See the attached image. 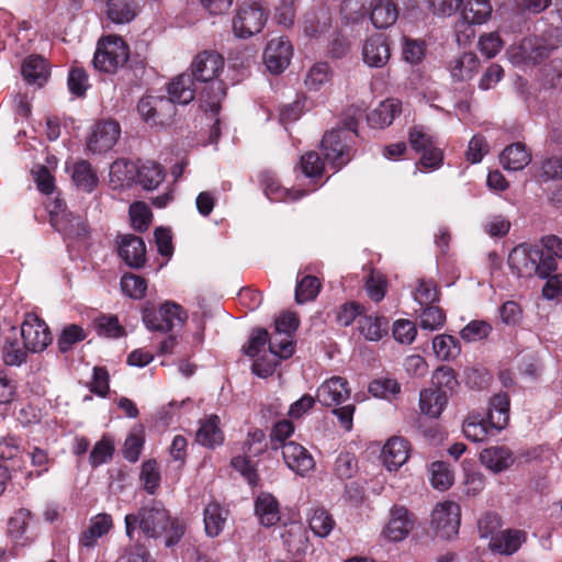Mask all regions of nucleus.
Returning a JSON list of instances; mask_svg holds the SVG:
<instances>
[{
	"label": "nucleus",
	"mask_w": 562,
	"mask_h": 562,
	"mask_svg": "<svg viewBox=\"0 0 562 562\" xmlns=\"http://www.w3.org/2000/svg\"><path fill=\"white\" fill-rule=\"evenodd\" d=\"M125 533L133 541L137 529L148 539H158L166 535V547L177 544L184 533L183 526L159 502L143 506L137 513L127 514L124 518Z\"/></svg>",
	"instance_id": "1"
},
{
	"label": "nucleus",
	"mask_w": 562,
	"mask_h": 562,
	"mask_svg": "<svg viewBox=\"0 0 562 562\" xmlns=\"http://www.w3.org/2000/svg\"><path fill=\"white\" fill-rule=\"evenodd\" d=\"M358 110L346 114L338 125L327 131L321 142V151L330 168L339 171L347 166L357 154L359 143Z\"/></svg>",
	"instance_id": "2"
},
{
	"label": "nucleus",
	"mask_w": 562,
	"mask_h": 562,
	"mask_svg": "<svg viewBox=\"0 0 562 562\" xmlns=\"http://www.w3.org/2000/svg\"><path fill=\"white\" fill-rule=\"evenodd\" d=\"M224 57L215 50H203L192 60L188 69L191 78L198 83H203L201 99L212 112H218L221 101L226 95V87L220 75L224 70Z\"/></svg>",
	"instance_id": "3"
},
{
	"label": "nucleus",
	"mask_w": 562,
	"mask_h": 562,
	"mask_svg": "<svg viewBox=\"0 0 562 562\" xmlns=\"http://www.w3.org/2000/svg\"><path fill=\"white\" fill-rule=\"evenodd\" d=\"M52 341L48 325L33 312L25 314L20 329L11 325L0 327L2 351H45Z\"/></svg>",
	"instance_id": "4"
},
{
	"label": "nucleus",
	"mask_w": 562,
	"mask_h": 562,
	"mask_svg": "<svg viewBox=\"0 0 562 562\" xmlns=\"http://www.w3.org/2000/svg\"><path fill=\"white\" fill-rule=\"evenodd\" d=\"M513 274L518 278L538 277L549 279L558 269V262L553 256H544L538 245L520 244L513 248L507 259Z\"/></svg>",
	"instance_id": "5"
},
{
	"label": "nucleus",
	"mask_w": 562,
	"mask_h": 562,
	"mask_svg": "<svg viewBox=\"0 0 562 562\" xmlns=\"http://www.w3.org/2000/svg\"><path fill=\"white\" fill-rule=\"evenodd\" d=\"M187 318L184 308L175 302L167 301L160 306L146 302L142 307V319L149 330L172 331L177 327L181 328Z\"/></svg>",
	"instance_id": "6"
},
{
	"label": "nucleus",
	"mask_w": 562,
	"mask_h": 562,
	"mask_svg": "<svg viewBox=\"0 0 562 562\" xmlns=\"http://www.w3.org/2000/svg\"><path fill=\"white\" fill-rule=\"evenodd\" d=\"M128 56L127 44L121 37L110 35L98 43L93 65L100 71L113 74L125 65Z\"/></svg>",
	"instance_id": "7"
},
{
	"label": "nucleus",
	"mask_w": 562,
	"mask_h": 562,
	"mask_svg": "<svg viewBox=\"0 0 562 562\" xmlns=\"http://www.w3.org/2000/svg\"><path fill=\"white\" fill-rule=\"evenodd\" d=\"M268 13L257 2H243L233 18V31L237 37L249 38L259 33L266 22Z\"/></svg>",
	"instance_id": "8"
},
{
	"label": "nucleus",
	"mask_w": 562,
	"mask_h": 562,
	"mask_svg": "<svg viewBox=\"0 0 562 562\" xmlns=\"http://www.w3.org/2000/svg\"><path fill=\"white\" fill-rule=\"evenodd\" d=\"M460 517L459 504L451 501L439 503L431 513V527L438 537L450 539L458 535Z\"/></svg>",
	"instance_id": "9"
},
{
	"label": "nucleus",
	"mask_w": 562,
	"mask_h": 562,
	"mask_svg": "<svg viewBox=\"0 0 562 562\" xmlns=\"http://www.w3.org/2000/svg\"><path fill=\"white\" fill-rule=\"evenodd\" d=\"M121 134L115 120L99 121L88 138L87 146L94 154H103L113 148Z\"/></svg>",
	"instance_id": "10"
},
{
	"label": "nucleus",
	"mask_w": 562,
	"mask_h": 562,
	"mask_svg": "<svg viewBox=\"0 0 562 562\" xmlns=\"http://www.w3.org/2000/svg\"><path fill=\"white\" fill-rule=\"evenodd\" d=\"M293 48L285 37L272 38L263 50V63L271 74H281L290 64Z\"/></svg>",
	"instance_id": "11"
},
{
	"label": "nucleus",
	"mask_w": 562,
	"mask_h": 562,
	"mask_svg": "<svg viewBox=\"0 0 562 562\" xmlns=\"http://www.w3.org/2000/svg\"><path fill=\"white\" fill-rule=\"evenodd\" d=\"M414 525V515L406 507L394 505L390 510V518L383 535L392 542H400L407 538Z\"/></svg>",
	"instance_id": "12"
},
{
	"label": "nucleus",
	"mask_w": 562,
	"mask_h": 562,
	"mask_svg": "<svg viewBox=\"0 0 562 562\" xmlns=\"http://www.w3.org/2000/svg\"><path fill=\"white\" fill-rule=\"evenodd\" d=\"M282 458L286 467L300 476H306L315 469L313 456L302 445L289 441L281 447Z\"/></svg>",
	"instance_id": "13"
},
{
	"label": "nucleus",
	"mask_w": 562,
	"mask_h": 562,
	"mask_svg": "<svg viewBox=\"0 0 562 562\" xmlns=\"http://www.w3.org/2000/svg\"><path fill=\"white\" fill-rule=\"evenodd\" d=\"M391 58V42L385 34H373L369 36L362 47V59L364 64L373 68L384 67Z\"/></svg>",
	"instance_id": "14"
},
{
	"label": "nucleus",
	"mask_w": 562,
	"mask_h": 562,
	"mask_svg": "<svg viewBox=\"0 0 562 562\" xmlns=\"http://www.w3.org/2000/svg\"><path fill=\"white\" fill-rule=\"evenodd\" d=\"M258 181L265 195L272 202H293L302 199L306 194L304 190L283 188L277 176L269 170L260 171L258 173Z\"/></svg>",
	"instance_id": "15"
},
{
	"label": "nucleus",
	"mask_w": 562,
	"mask_h": 562,
	"mask_svg": "<svg viewBox=\"0 0 562 562\" xmlns=\"http://www.w3.org/2000/svg\"><path fill=\"white\" fill-rule=\"evenodd\" d=\"M350 397L349 383L341 376H331L323 382L316 393L317 401L327 407L338 406Z\"/></svg>",
	"instance_id": "16"
},
{
	"label": "nucleus",
	"mask_w": 562,
	"mask_h": 562,
	"mask_svg": "<svg viewBox=\"0 0 562 562\" xmlns=\"http://www.w3.org/2000/svg\"><path fill=\"white\" fill-rule=\"evenodd\" d=\"M119 256L130 268H143L146 263L145 241L132 234L120 236Z\"/></svg>",
	"instance_id": "17"
},
{
	"label": "nucleus",
	"mask_w": 562,
	"mask_h": 562,
	"mask_svg": "<svg viewBox=\"0 0 562 562\" xmlns=\"http://www.w3.org/2000/svg\"><path fill=\"white\" fill-rule=\"evenodd\" d=\"M409 451V442L405 438H390L382 450L384 465L389 471L398 470L407 461Z\"/></svg>",
	"instance_id": "18"
},
{
	"label": "nucleus",
	"mask_w": 562,
	"mask_h": 562,
	"mask_svg": "<svg viewBox=\"0 0 562 562\" xmlns=\"http://www.w3.org/2000/svg\"><path fill=\"white\" fill-rule=\"evenodd\" d=\"M331 25V14L327 7L318 5L304 15L303 31L308 37H318L329 30Z\"/></svg>",
	"instance_id": "19"
},
{
	"label": "nucleus",
	"mask_w": 562,
	"mask_h": 562,
	"mask_svg": "<svg viewBox=\"0 0 562 562\" xmlns=\"http://www.w3.org/2000/svg\"><path fill=\"white\" fill-rule=\"evenodd\" d=\"M198 90L196 82L188 71L180 74L168 85L167 91L170 100L178 104H189L194 100Z\"/></svg>",
	"instance_id": "20"
},
{
	"label": "nucleus",
	"mask_w": 562,
	"mask_h": 562,
	"mask_svg": "<svg viewBox=\"0 0 562 562\" xmlns=\"http://www.w3.org/2000/svg\"><path fill=\"white\" fill-rule=\"evenodd\" d=\"M402 112V102L397 99H386L367 115L368 124L374 128L390 126Z\"/></svg>",
	"instance_id": "21"
},
{
	"label": "nucleus",
	"mask_w": 562,
	"mask_h": 562,
	"mask_svg": "<svg viewBox=\"0 0 562 562\" xmlns=\"http://www.w3.org/2000/svg\"><path fill=\"white\" fill-rule=\"evenodd\" d=\"M21 74L29 85L43 87L49 77V65L43 56L30 55L22 63Z\"/></svg>",
	"instance_id": "22"
},
{
	"label": "nucleus",
	"mask_w": 562,
	"mask_h": 562,
	"mask_svg": "<svg viewBox=\"0 0 562 562\" xmlns=\"http://www.w3.org/2000/svg\"><path fill=\"white\" fill-rule=\"evenodd\" d=\"M166 172L164 167L151 160L136 164L135 184L150 191L158 188L164 181Z\"/></svg>",
	"instance_id": "23"
},
{
	"label": "nucleus",
	"mask_w": 562,
	"mask_h": 562,
	"mask_svg": "<svg viewBox=\"0 0 562 562\" xmlns=\"http://www.w3.org/2000/svg\"><path fill=\"white\" fill-rule=\"evenodd\" d=\"M398 7L393 0H371L370 20L376 29L392 26L398 18Z\"/></svg>",
	"instance_id": "24"
},
{
	"label": "nucleus",
	"mask_w": 562,
	"mask_h": 562,
	"mask_svg": "<svg viewBox=\"0 0 562 562\" xmlns=\"http://www.w3.org/2000/svg\"><path fill=\"white\" fill-rule=\"evenodd\" d=\"M448 403L447 392L441 387L424 389L419 393V409L430 418H438Z\"/></svg>",
	"instance_id": "25"
},
{
	"label": "nucleus",
	"mask_w": 562,
	"mask_h": 562,
	"mask_svg": "<svg viewBox=\"0 0 562 562\" xmlns=\"http://www.w3.org/2000/svg\"><path fill=\"white\" fill-rule=\"evenodd\" d=\"M499 160L505 169L517 171L524 169L531 161V153L524 143L517 142L505 147Z\"/></svg>",
	"instance_id": "26"
},
{
	"label": "nucleus",
	"mask_w": 562,
	"mask_h": 562,
	"mask_svg": "<svg viewBox=\"0 0 562 562\" xmlns=\"http://www.w3.org/2000/svg\"><path fill=\"white\" fill-rule=\"evenodd\" d=\"M526 541V532L516 529H506L493 536L490 547L493 551L510 555Z\"/></svg>",
	"instance_id": "27"
},
{
	"label": "nucleus",
	"mask_w": 562,
	"mask_h": 562,
	"mask_svg": "<svg viewBox=\"0 0 562 562\" xmlns=\"http://www.w3.org/2000/svg\"><path fill=\"white\" fill-rule=\"evenodd\" d=\"M510 401L507 393H497L490 401L487 419L497 431L504 429L509 422Z\"/></svg>",
	"instance_id": "28"
},
{
	"label": "nucleus",
	"mask_w": 562,
	"mask_h": 562,
	"mask_svg": "<svg viewBox=\"0 0 562 562\" xmlns=\"http://www.w3.org/2000/svg\"><path fill=\"white\" fill-rule=\"evenodd\" d=\"M480 461L488 470L499 473L514 463L512 451L507 447H490L480 453Z\"/></svg>",
	"instance_id": "29"
},
{
	"label": "nucleus",
	"mask_w": 562,
	"mask_h": 562,
	"mask_svg": "<svg viewBox=\"0 0 562 562\" xmlns=\"http://www.w3.org/2000/svg\"><path fill=\"white\" fill-rule=\"evenodd\" d=\"M113 527L111 515L101 513L90 519L89 527L80 536V544L92 548L98 539L106 535Z\"/></svg>",
	"instance_id": "30"
},
{
	"label": "nucleus",
	"mask_w": 562,
	"mask_h": 562,
	"mask_svg": "<svg viewBox=\"0 0 562 562\" xmlns=\"http://www.w3.org/2000/svg\"><path fill=\"white\" fill-rule=\"evenodd\" d=\"M255 513L261 525L273 526L280 520L279 502L270 493H260L255 502Z\"/></svg>",
	"instance_id": "31"
},
{
	"label": "nucleus",
	"mask_w": 562,
	"mask_h": 562,
	"mask_svg": "<svg viewBox=\"0 0 562 562\" xmlns=\"http://www.w3.org/2000/svg\"><path fill=\"white\" fill-rule=\"evenodd\" d=\"M494 429L488 419H485L480 413H470L463 422L462 431L467 439L473 442H482L487 439Z\"/></svg>",
	"instance_id": "32"
},
{
	"label": "nucleus",
	"mask_w": 562,
	"mask_h": 562,
	"mask_svg": "<svg viewBox=\"0 0 562 562\" xmlns=\"http://www.w3.org/2000/svg\"><path fill=\"white\" fill-rule=\"evenodd\" d=\"M196 441L207 448H214L223 443L224 435L220 428L218 416L211 415L201 422L200 428L196 431Z\"/></svg>",
	"instance_id": "33"
},
{
	"label": "nucleus",
	"mask_w": 562,
	"mask_h": 562,
	"mask_svg": "<svg viewBox=\"0 0 562 562\" xmlns=\"http://www.w3.org/2000/svg\"><path fill=\"white\" fill-rule=\"evenodd\" d=\"M251 356V372L259 378L273 374L281 360L289 359L293 353H248Z\"/></svg>",
	"instance_id": "34"
},
{
	"label": "nucleus",
	"mask_w": 562,
	"mask_h": 562,
	"mask_svg": "<svg viewBox=\"0 0 562 562\" xmlns=\"http://www.w3.org/2000/svg\"><path fill=\"white\" fill-rule=\"evenodd\" d=\"M492 13V5L488 0H463L461 15L468 24H482L486 22Z\"/></svg>",
	"instance_id": "35"
},
{
	"label": "nucleus",
	"mask_w": 562,
	"mask_h": 562,
	"mask_svg": "<svg viewBox=\"0 0 562 562\" xmlns=\"http://www.w3.org/2000/svg\"><path fill=\"white\" fill-rule=\"evenodd\" d=\"M71 179L76 187L87 193L92 192L98 184V176L87 160L76 161L71 167Z\"/></svg>",
	"instance_id": "36"
},
{
	"label": "nucleus",
	"mask_w": 562,
	"mask_h": 562,
	"mask_svg": "<svg viewBox=\"0 0 562 562\" xmlns=\"http://www.w3.org/2000/svg\"><path fill=\"white\" fill-rule=\"evenodd\" d=\"M479 65L476 54L467 52L450 63V74L456 81L469 80L476 72Z\"/></svg>",
	"instance_id": "37"
},
{
	"label": "nucleus",
	"mask_w": 562,
	"mask_h": 562,
	"mask_svg": "<svg viewBox=\"0 0 562 562\" xmlns=\"http://www.w3.org/2000/svg\"><path fill=\"white\" fill-rule=\"evenodd\" d=\"M53 226L68 238L80 239L88 235V228L85 221L71 212L64 214L59 222L53 224Z\"/></svg>",
	"instance_id": "38"
},
{
	"label": "nucleus",
	"mask_w": 562,
	"mask_h": 562,
	"mask_svg": "<svg viewBox=\"0 0 562 562\" xmlns=\"http://www.w3.org/2000/svg\"><path fill=\"white\" fill-rule=\"evenodd\" d=\"M389 322L385 317L363 316L359 319L360 334L371 341H378L387 334Z\"/></svg>",
	"instance_id": "39"
},
{
	"label": "nucleus",
	"mask_w": 562,
	"mask_h": 562,
	"mask_svg": "<svg viewBox=\"0 0 562 562\" xmlns=\"http://www.w3.org/2000/svg\"><path fill=\"white\" fill-rule=\"evenodd\" d=\"M226 521V512L217 503H210L204 508V527L210 537L218 536Z\"/></svg>",
	"instance_id": "40"
},
{
	"label": "nucleus",
	"mask_w": 562,
	"mask_h": 562,
	"mask_svg": "<svg viewBox=\"0 0 562 562\" xmlns=\"http://www.w3.org/2000/svg\"><path fill=\"white\" fill-rule=\"evenodd\" d=\"M325 161L317 151L311 150L301 156L300 169L305 177L316 182L324 175Z\"/></svg>",
	"instance_id": "41"
},
{
	"label": "nucleus",
	"mask_w": 562,
	"mask_h": 562,
	"mask_svg": "<svg viewBox=\"0 0 562 562\" xmlns=\"http://www.w3.org/2000/svg\"><path fill=\"white\" fill-rule=\"evenodd\" d=\"M136 164L127 159L115 160L110 168V178L112 183L119 186H130L135 183Z\"/></svg>",
	"instance_id": "42"
},
{
	"label": "nucleus",
	"mask_w": 562,
	"mask_h": 562,
	"mask_svg": "<svg viewBox=\"0 0 562 562\" xmlns=\"http://www.w3.org/2000/svg\"><path fill=\"white\" fill-rule=\"evenodd\" d=\"M97 334L105 338H119L125 335V328L120 324L116 315H100L93 319Z\"/></svg>",
	"instance_id": "43"
},
{
	"label": "nucleus",
	"mask_w": 562,
	"mask_h": 562,
	"mask_svg": "<svg viewBox=\"0 0 562 562\" xmlns=\"http://www.w3.org/2000/svg\"><path fill=\"white\" fill-rule=\"evenodd\" d=\"M32 520L30 510L21 508L14 513L9 520V535L16 544L25 546L26 541H21ZM29 538L26 537L25 540Z\"/></svg>",
	"instance_id": "44"
},
{
	"label": "nucleus",
	"mask_w": 562,
	"mask_h": 562,
	"mask_svg": "<svg viewBox=\"0 0 562 562\" xmlns=\"http://www.w3.org/2000/svg\"><path fill=\"white\" fill-rule=\"evenodd\" d=\"M87 336L81 326L77 324L66 325L57 338L58 351H69L76 344L83 341Z\"/></svg>",
	"instance_id": "45"
},
{
	"label": "nucleus",
	"mask_w": 562,
	"mask_h": 562,
	"mask_svg": "<svg viewBox=\"0 0 562 562\" xmlns=\"http://www.w3.org/2000/svg\"><path fill=\"white\" fill-rule=\"evenodd\" d=\"M121 289L131 299L139 300L146 295L147 280L140 276L127 272L121 278Z\"/></svg>",
	"instance_id": "46"
},
{
	"label": "nucleus",
	"mask_w": 562,
	"mask_h": 562,
	"mask_svg": "<svg viewBox=\"0 0 562 562\" xmlns=\"http://www.w3.org/2000/svg\"><path fill=\"white\" fill-rule=\"evenodd\" d=\"M311 530L318 537H327L334 526L335 520L324 508H315L308 519Z\"/></svg>",
	"instance_id": "47"
},
{
	"label": "nucleus",
	"mask_w": 562,
	"mask_h": 562,
	"mask_svg": "<svg viewBox=\"0 0 562 562\" xmlns=\"http://www.w3.org/2000/svg\"><path fill=\"white\" fill-rule=\"evenodd\" d=\"M321 282L314 276H305L295 288V301L299 304L314 300L321 290Z\"/></svg>",
	"instance_id": "48"
},
{
	"label": "nucleus",
	"mask_w": 562,
	"mask_h": 562,
	"mask_svg": "<svg viewBox=\"0 0 562 562\" xmlns=\"http://www.w3.org/2000/svg\"><path fill=\"white\" fill-rule=\"evenodd\" d=\"M420 314V327L424 329L436 330L441 328L446 323V314L443 310L437 305H424Z\"/></svg>",
	"instance_id": "49"
},
{
	"label": "nucleus",
	"mask_w": 562,
	"mask_h": 562,
	"mask_svg": "<svg viewBox=\"0 0 562 562\" xmlns=\"http://www.w3.org/2000/svg\"><path fill=\"white\" fill-rule=\"evenodd\" d=\"M430 481L435 488L448 490L453 483V474L448 464L442 461L434 462L430 465Z\"/></svg>",
	"instance_id": "50"
},
{
	"label": "nucleus",
	"mask_w": 562,
	"mask_h": 562,
	"mask_svg": "<svg viewBox=\"0 0 562 562\" xmlns=\"http://www.w3.org/2000/svg\"><path fill=\"white\" fill-rule=\"evenodd\" d=\"M330 67L327 63H317L308 70L305 86L310 90H319L330 79Z\"/></svg>",
	"instance_id": "51"
},
{
	"label": "nucleus",
	"mask_w": 562,
	"mask_h": 562,
	"mask_svg": "<svg viewBox=\"0 0 562 562\" xmlns=\"http://www.w3.org/2000/svg\"><path fill=\"white\" fill-rule=\"evenodd\" d=\"M140 481L145 491L155 494L160 484V472L155 460H147L142 464Z\"/></svg>",
	"instance_id": "52"
},
{
	"label": "nucleus",
	"mask_w": 562,
	"mask_h": 562,
	"mask_svg": "<svg viewBox=\"0 0 562 562\" xmlns=\"http://www.w3.org/2000/svg\"><path fill=\"white\" fill-rule=\"evenodd\" d=\"M358 471V462L355 454L341 452L336 458L334 464V474L339 480L351 479Z\"/></svg>",
	"instance_id": "53"
},
{
	"label": "nucleus",
	"mask_w": 562,
	"mask_h": 562,
	"mask_svg": "<svg viewBox=\"0 0 562 562\" xmlns=\"http://www.w3.org/2000/svg\"><path fill=\"white\" fill-rule=\"evenodd\" d=\"M386 288L387 280L385 276L376 270H372L366 281V290L369 297L376 303L381 302L386 294Z\"/></svg>",
	"instance_id": "54"
},
{
	"label": "nucleus",
	"mask_w": 562,
	"mask_h": 562,
	"mask_svg": "<svg viewBox=\"0 0 562 562\" xmlns=\"http://www.w3.org/2000/svg\"><path fill=\"white\" fill-rule=\"evenodd\" d=\"M415 300L420 306L434 304L440 299V291L432 280H419L414 293Z\"/></svg>",
	"instance_id": "55"
},
{
	"label": "nucleus",
	"mask_w": 562,
	"mask_h": 562,
	"mask_svg": "<svg viewBox=\"0 0 562 562\" xmlns=\"http://www.w3.org/2000/svg\"><path fill=\"white\" fill-rule=\"evenodd\" d=\"M408 143L416 153L429 149L437 144L435 137L420 125H416L409 130Z\"/></svg>",
	"instance_id": "56"
},
{
	"label": "nucleus",
	"mask_w": 562,
	"mask_h": 562,
	"mask_svg": "<svg viewBox=\"0 0 562 562\" xmlns=\"http://www.w3.org/2000/svg\"><path fill=\"white\" fill-rule=\"evenodd\" d=\"M402 54L406 63L412 65L422 63L426 54L425 42L405 36Z\"/></svg>",
	"instance_id": "57"
},
{
	"label": "nucleus",
	"mask_w": 562,
	"mask_h": 562,
	"mask_svg": "<svg viewBox=\"0 0 562 562\" xmlns=\"http://www.w3.org/2000/svg\"><path fill=\"white\" fill-rule=\"evenodd\" d=\"M113 452V441L109 437H102V439L94 445L90 453V464L93 468H97L103 463H106L112 459Z\"/></svg>",
	"instance_id": "58"
},
{
	"label": "nucleus",
	"mask_w": 562,
	"mask_h": 562,
	"mask_svg": "<svg viewBox=\"0 0 562 562\" xmlns=\"http://www.w3.org/2000/svg\"><path fill=\"white\" fill-rule=\"evenodd\" d=\"M368 390L375 397L389 398L401 392V385L395 379L381 378L373 380Z\"/></svg>",
	"instance_id": "59"
},
{
	"label": "nucleus",
	"mask_w": 562,
	"mask_h": 562,
	"mask_svg": "<svg viewBox=\"0 0 562 562\" xmlns=\"http://www.w3.org/2000/svg\"><path fill=\"white\" fill-rule=\"evenodd\" d=\"M492 330V326L485 321H471L461 331L460 336L464 341H480L486 338Z\"/></svg>",
	"instance_id": "60"
},
{
	"label": "nucleus",
	"mask_w": 562,
	"mask_h": 562,
	"mask_svg": "<svg viewBox=\"0 0 562 562\" xmlns=\"http://www.w3.org/2000/svg\"><path fill=\"white\" fill-rule=\"evenodd\" d=\"M205 313H193L191 323L194 326L192 333L186 336L187 346L191 349H199L202 347L204 341L205 331Z\"/></svg>",
	"instance_id": "61"
},
{
	"label": "nucleus",
	"mask_w": 562,
	"mask_h": 562,
	"mask_svg": "<svg viewBox=\"0 0 562 562\" xmlns=\"http://www.w3.org/2000/svg\"><path fill=\"white\" fill-rule=\"evenodd\" d=\"M88 79V74L83 68L72 67L67 80L69 91L78 98L85 97L89 87Z\"/></svg>",
	"instance_id": "62"
},
{
	"label": "nucleus",
	"mask_w": 562,
	"mask_h": 562,
	"mask_svg": "<svg viewBox=\"0 0 562 562\" xmlns=\"http://www.w3.org/2000/svg\"><path fill=\"white\" fill-rule=\"evenodd\" d=\"M296 336L284 333L272 326L269 351H294L296 348Z\"/></svg>",
	"instance_id": "63"
},
{
	"label": "nucleus",
	"mask_w": 562,
	"mask_h": 562,
	"mask_svg": "<svg viewBox=\"0 0 562 562\" xmlns=\"http://www.w3.org/2000/svg\"><path fill=\"white\" fill-rule=\"evenodd\" d=\"M301 325L300 316L293 311H282L273 318V327L281 329L284 333L297 336V330Z\"/></svg>",
	"instance_id": "64"
}]
</instances>
